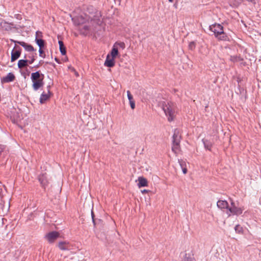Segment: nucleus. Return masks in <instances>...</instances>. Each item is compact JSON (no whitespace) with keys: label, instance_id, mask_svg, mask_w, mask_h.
Here are the masks:
<instances>
[{"label":"nucleus","instance_id":"obj_1","mask_svg":"<svg viewBox=\"0 0 261 261\" xmlns=\"http://www.w3.org/2000/svg\"><path fill=\"white\" fill-rule=\"evenodd\" d=\"M162 109L168 120L170 122L173 121L177 113V108L174 103L171 102H165L163 104Z\"/></svg>","mask_w":261,"mask_h":261},{"label":"nucleus","instance_id":"obj_2","mask_svg":"<svg viewBox=\"0 0 261 261\" xmlns=\"http://www.w3.org/2000/svg\"><path fill=\"white\" fill-rule=\"evenodd\" d=\"M31 79L33 83L32 87L35 91L38 90L44 85V75L39 71L32 73Z\"/></svg>","mask_w":261,"mask_h":261},{"label":"nucleus","instance_id":"obj_3","mask_svg":"<svg viewBox=\"0 0 261 261\" xmlns=\"http://www.w3.org/2000/svg\"><path fill=\"white\" fill-rule=\"evenodd\" d=\"M210 30L214 33L215 36L219 39H224V34L223 27L220 24L215 23L210 27Z\"/></svg>","mask_w":261,"mask_h":261},{"label":"nucleus","instance_id":"obj_4","mask_svg":"<svg viewBox=\"0 0 261 261\" xmlns=\"http://www.w3.org/2000/svg\"><path fill=\"white\" fill-rule=\"evenodd\" d=\"M230 207L228 208L229 212L232 215L239 216L243 213L244 208L243 206H239L232 200H230Z\"/></svg>","mask_w":261,"mask_h":261},{"label":"nucleus","instance_id":"obj_5","mask_svg":"<svg viewBox=\"0 0 261 261\" xmlns=\"http://www.w3.org/2000/svg\"><path fill=\"white\" fill-rule=\"evenodd\" d=\"M60 233L57 231H52L44 236V239L49 244H53L59 238Z\"/></svg>","mask_w":261,"mask_h":261},{"label":"nucleus","instance_id":"obj_6","mask_svg":"<svg viewBox=\"0 0 261 261\" xmlns=\"http://www.w3.org/2000/svg\"><path fill=\"white\" fill-rule=\"evenodd\" d=\"M74 23L76 25H80L84 23L87 20V16L85 14H82L79 16L74 17L72 18Z\"/></svg>","mask_w":261,"mask_h":261},{"label":"nucleus","instance_id":"obj_7","mask_svg":"<svg viewBox=\"0 0 261 261\" xmlns=\"http://www.w3.org/2000/svg\"><path fill=\"white\" fill-rule=\"evenodd\" d=\"M59 248L63 251L69 250L71 249V245L68 241H60L58 244Z\"/></svg>","mask_w":261,"mask_h":261},{"label":"nucleus","instance_id":"obj_8","mask_svg":"<svg viewBox=\"0 0 261 261\" xmlns=\"http://www.w3.org/2000/svg\"><path fill=\"white\" fill-rule=\"evenodd\" d=\"M51 92L48 89L47 92H43L41 94L39 102L41 104L44 103L47 100H49L51 96Z\"/></svg>","mask_w":261,"mask_h":261},{"label":"nucleus","instance_id":"obj_9","mask_svg":"<svg viewBox=\"0 0 261 261\" xmlns=\"http://www.w3.org/2000/svg\"><path fill=\"white\" fill-rule=\"evenodd\" d=\"M15 76L13 73H9L6 76L1 79V82L4 83H9L14 81Z\"/></svg>","mask_w":261,"mask_h":261},{"label":"nucleus","instance_id":"obj_10","mask_svg":"<svg viewBox=\"0 0 261 261\" xmlns=\"http://www.w3.org/2000/svg\"><path fill=\"white\" fill-rule=\"evenodd\" d=\"M115 59L111 57L110 55L108 54L104 63L105 66L109 67H112L115 65Z\"/></svg>","mask_w":261,"mask_h":261},{"label":"nucleus","instance_id":"obj_11","mask_svg":"<svg viewBox=\"0 0 261 261\" xmlns=\"http://www.w3.org/2000/svg\"><path fill=\"white\" fill-rule=\"evenodd\" d=\"M180 138L179 131L175 129L173 136L172 144H180Z\"/></svg>","mask_w":261,"mask_h":261},{"label":"nucleus","instance_id":"obj_12","mask_svg":"<svg viewBox=\"0 0 261 261\" xmlns=\"http://www.w3.org/2000/svg\"><path fill=\"white\" fill-rule=\"evenodd\" d=\"M21 54V50L19 49H13L11 53V60L12 62H13L16 60L20 56Z\"/></svg>","mask_w":261,"mask_h":261},{"label":"nucleus","instance_id":"obj_13","mask_svg":"<svg viewBox=\"0 0 261 261\" xmlns=\"http://www.w3.org/2000/svg\"><path fill=\"white\" fill-rule=\"evenodd\" d=\"M217 206L221 209L227 208L229 207L228 206V203L226 200H219L217 203Z\"/></svg>","mask_w":261,"mask_h":261},{"label":"nucleus","instance_id":"obj_14","mask_svg":"<svg viewBox=\"0 0 261 261\" xmlns=\"http://www.w3.org/2000/svg\"><path fill=\"white\" fill-rule=\"evenodd\" d=\"M138 180V186L139 188H141L142 187H147L148 186V181L145 178L142 176L139 177Z\"/></svg>","mask_w":261,"mask_h":261},{"label":"nucleus","instance_id":"obj_15","mask_svg":"<svg viewBox=\"0 0 261 261\" xmlns=\"http://www.w3.org/2000/svg\"><path fill=\"white\" fill-rule=\"evenodd\" d=\"M127 96L129 100L130 108L132 110H134L135 108V102L129 91H127Z\"/></svg>","mask_w":261,"mask_h":261},{"label":"nucleus","instance_id":"obj_16","mask_svg":"<svg viewBox=\"0 0 261 261\" xmlns=\"http://www.w3.org/2000/svg\"><path fill=\"white\" fill-rule=\"evenodd\" d=\"M14 42L19 44L20 45L23 46L26 50H27L28 51H32L34 50V47L32 45L27 44V43H25L24 42H19V41H14Z\"/></svg>","mask_w":261,"mask_h":261},{"label":"nucleus","instance_id":"obj_17","mask_svg":"<svg viewBox=\"0 0 261 261\" xmlns=\"http://www.w3.org/2000/svg\"><path fill=\"white\" fill-rule=\"evenodd\" d=\"M29 60H20L18 62V67L19 68L21 69L27 66Z\"/></svg>","mask_w":261,"mask_h":261},{"label":"nucleus","instance_id":"obj_18","mask_svg":"<svg viewBox=\"0 0 261 261\" xmlns=\"http://www.w3.org/2000/svg\"><path fill=\"white\" fill-rule=\"evenodd\" d=\"M38 179H39V180L40 181L41 184L43 186H44L47 184V181L46 179V177L45 175L42 174L41 175H40L38 177Z\"/></svg>","mask_w":261,"mask_h":261},{"label":"nucleus","instance_id":"obj_19","mask_svg":"<svg viewBox=\"0 0 261 261\" xmlns=\"http://www.w3.org/2000/svg\"><path fill=\"white\" fill-rule=\"evenodd\" d=\"M118 54V50L117 48L115 47V45H114L113 47V48L111 51L110 54H109L111 57L115 59L116 57Z\"/></svg>","mask_w":261,"mask_h":261},{"label":"nucleus","instance_id":"obj_20","mask_svg":"<svg viewBox=\"0 0 261 261\" xmlns=\"http://www.w3.org/2000/svg\"><path fill=\"white\" fill-rule=\"evenodd\" d=\"M59 44L60 47V50L62 55H65L66 53V48L64 45L63 42L62 41H59Z\"/></svg>","mask_w":261,"mask_h":261},{"label":"nucleus","instance_id":"obj_21","mask_svg":"<svg viewBox=\"0 0 261 261\" xmlns=\"http://www.w3.org/2000/svg\"><path fill=\"white\" fill-rule=\"evenodd\" d=\"M172 150L176 154L180 152V144H172Z\"/></svg>","mask_w":261,"mask_h":261},{"label":"nucleus","instance_id":"obj_22","mask_svg":"<svg viewBox=\"0 0 261 261\" xmlns=\"http://www.w3.org/2000/svg\"><path fill=\"white\" fill-rule=\"evenodd\" d=\"M10 204L9 201H7L6 203L4 202L3 207V211L5 214H7L10 208Z\"/></svg>","mask_w":261,"mask_h":261},{"label":"nucleus","instance_id":"obj_23","mask_svg":"<svg viewBox=\"0 0 261 261\" xmlns=\"http://www.w3.org/2000/svg\"><path fill=\"white\" fill-rule=\"evenodd\" d=\"M183 261H195V259L193 255L186 253Z\"/></svg>","mask_w":261,"mask_h":261},{"label":"nucleus","instance_id":"obj_24","mask_svg":"<svg viewBox=\"0 0 261 261\" xmlns=\"http://www.w3.org/2000/svg\"><path fill=\"white\" fill-rule=\"evenodd\" d=\"M35 41L37 45L39 46L40 48L43 47L44 45V41L43 40L40 39L36 38Z\"/></svg>","mask_w":261,"mask_h":261},{"label":"nucleus","instance_id":"obj_25","mask_svg":"<svg viewBox=\"0 0 261 261\" xmlns=\"http://www.w3.org/2000/svg\"><path fill=\"white\" fill-rule=\"evenodd\" d=\"M91 215H92V218L93 219V222L95 226H97V227L100 226L101 225H99V224H100L101 223V222H102L101 221L100 219L96 220L94 219V214L92 211L91 212Z\"/></svg>","mask_w":261,"mask_h":261},{"label":"nucleus","instance_id":"obj_26","mask_svg":"<svg viewBox=\"0 0 261 261\" xmlns=\"http://www.w3.org/2000/svg\"><path fill=\"white\" fill-rule=\"evenodd\" d=\"M203 143H204V147L206 149H208V150H211V147H212V144L211 143H207L206 142V141H203Z\"/></svg>","mask_w":261,"mask_h":261},{"label":"nucleus","instance_id":"obj_27","mask_svg":"<svg viewBox=\"0 0 261 261\" xmlns=\"http://www.w3.org/2000/svg\"><path fill=\"white\" fill-rule=\"evenodd\" d=\"M39 53L40 57H41L42 58H45V54L44 53L43 50H42V48H39Z\"/></svg>","mask_w":261,"mask_h":261},{"label":"nucleus","instance_id":"obj_28","mask_svg":"<svg viewBox=\"0 0 261 261\" xmlns=\"http://www.w3.org/2000/svg\"><path fill=\"white\" fill-rule=\"evenodd\" d=\"M179 164H180V166L181 167V168H184V167H186V163L185 161H179Z\"/></svg>","mask_w":261,"mask_h":261},{"label":"nucleus","instance_id":"obj_29","mask_svg":"<svg viewBox=\"0 0 261 261\" xmlns=\"http://www.w3.org/2000/svg\"><path fill=\"white\" fill-rule=\"evenodd\" d=\"M42 33L39 31H37L36 33V38H39V37H41Z\"/></svg>","mask_w":261,"mask_h":261},{"label":"nucleus","instance_id":"obj_30","mask_svg":"<svg viewBox=\"0 0 261 261\" xmlns=\"http://www.w3.org/2000/svg\"><path fill=\"white\" fill-rule=\"evenodd\" d=\"M182 172L184 174H186L187 173V169L186 167H184V168H181Z\"/></svg>","mask_w":261,"mask_h":261},{"label":"nucleus","instance_id":"obj_31","mask_svg":"<svg viewBox=\"0 0 261 261\" xmlns=\"http://www.w3.org/2000/svg\"><path fill=\"white\" fill-rule=\"evenodd\" d=\"M118 44L122 48L124 47V43L123 42H120Z\"/></svg>","mask_w":261,"mask_h":261},{"label":"nucleus","instance_id":"obj_32","mask_svg":"<svg viewBox=\"0 0 261 261\" xmlns=\"http://www.w3.org/2000/svg\"><path fill=\"white\" fill-rule=\"evenodd\" d=\"M35 58L33 57L32 59H31L30 61H29L28 63H30V64H32L34 62V61H35Z\"/></svg>","mask_w":261,"mask_h":261},{"label":"nucleus","instance_id":"obj_33","mask_svg":"<svg viewBox=\"0 0 261 261\" xmlns=\"http://www.w3.org/2000/svg\"><path fill=\"white\" fill-rule=\"evenodd\" d=\"M235 231H236V232H238L239 233H242V229H235Z\"/></svg>","mask_w":261,"mask_h":261},{"label":"nucleus","instance_id":"obj_34","mask_svg":"<svg viewBox=\"0 0 261 261\" xmlns=\"http://www.w3.org/2000/svg\"><path fill=\"white\" fill-rule=\"evenodd\" d=\"M148 192H149V191L147 190H143L141 191V192L143 194L148 193Z\"/></svg>","mask_w":261,"mask_h":261},{"label":"nucleus","instance_id":"obj_35","mask_svg":"<svg viewBox=\"0 0 261 261\" xmlns=\"http://www.w3.org/2000/svg\"><path fill=\"white\" fill-rule=\"evenodd\" d=\"M189 46H190V47H191V48H192L193 46H194V43L193 42H191V43H190Z\"/></svg>","mask_w":261,"mask_h":261},{"label":"nucleus","instance_id":"obj_36","mask_svg":"<svg viewBox=\"0 0 261 261\" xmlns=\"http://www.w3.org/2000/svg\"><path fill=\"white\" fill-rule=\"evenodd\" d=\"M5 221H6L7 220H6V219H2V221H3V222H2V223H3V224H4V223H5Z\"/></svg>","mask_w":261,"mask_h":261},{"label":"nucleus","instance_id":"obj_37","mask_svg":"<svg viewBox=\"0 0 261 261\" xmlns=\"http://www.w3.org/2000/svg\"><path fill=\"white\" fill-rule=\"evenodd\" d=\"M84 28L85 29L86 31L88 30V27L87 26H85Z\"/></svg>","mask_w":261,"mask_h":261},{"label":"nucleus","instance_id":"obj_38","mask_svg":"<svg viewBox=\"0 0 261 261\" xmlns=\"http://www.w3.org/2000/svg\"><path fill=\"white\" fill-rule=\"evenodd\" d=\"M169 2L172 3L173 2V0H168Z\"/></svg>","mask_w":261,"mask_h":261},{"label":"nucleus","instance_id":"obj_39","mask_svg":"<svg viewBox=\"0 0 261 261\" xmlns=\"http://www.w3.org/2000/svg\"><path fill=\"white\" fill-rule=\"evenodd\" d=\"M75 75H76V76H78V75H79V74H78V73H77V72H75Z\"/></svg>","mask_w":261,"mask_h":261},{"label":"nucleus","instance_id":"obj_40","mask_svg":"<svg viewBox=\"0 0 261 261\" xmlns=\"http://www.w3.org/2000/svg\"><path fill=\"white\" fill-rule=\"evenodd\" d=\"M83 34H86V31H85V32H83Z\"/></svg>","mask_w":261,"mask_h":261}]
</instances>
